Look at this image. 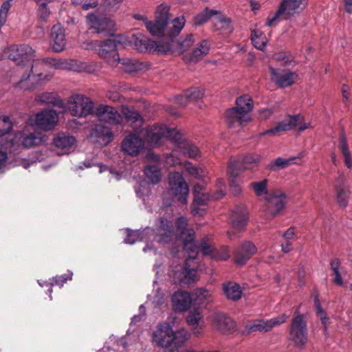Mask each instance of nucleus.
Here are the masks:
<instances>
[{"label": "nucleus", "mask_w": 352, "mask_h": 352, "mask_svg": "<svg viewBox=\"0 0 352 352\" xmlns=\"http://www.w3.org/2000/svg\"><path fill=\"white\" fill-rule=\"evenodd\" d=\"M126 237L124 243L133 245L138 241H144L146 245L143 252L153 250L156 254L157 250L148 242L155 241L159 243L166 244L170 243L175 239L174 227L173 223L166 218L158 219L155 223V229L146 227L142 230H133L129 228L125 230Z\"/></svg>", "instance_id": "nucleus-1"}, {"label": "nucleus", "mask_w": 352, "mask_h": 352, "mask_svg": "<svg viewBox=\"0 0 352 352\" xmlns=\"http://www.w3.org/2000/svg\"><path fill=\"white\" fill-rule=\"evenodd\" d=\"M33 53V49L26 44L19 45H13L8 47L6 51L8 58L15 62L17 66L25 67L28 69L22 76L21 82L29 79L31 74L32 78H39L38 80H40L41 76H43V73L41 72H37L36 69L37 67L44 66L45 63H48L58 69H65L67 67L65 65V63L56 59L46 58L42 61L36 60L32 62L31 58Z\"/></svg>", "instance_id": "nucleus-2"}, {"label": "nucleus", "mask_w": 352, "mask_h": 352, "mask_svg": "<svg viewBox=\"0 0 352 352\" xmlns=\"http://www.w3.org/2000/svg\"><path fill=\"white\" fill-rule=\"evenodd\" d=\"M190 338V333L184 328L176 331L168 322H162L157 325L153 333V342L162 348L177 349L182 346ZM175 352H177L176 350Z\"/></svg>", "instance_id": "nucleus-3"}, {"label": "nucleus", "mask_w": 352, "mask_h": 352, "mask_svg": "<svg viewBox=\"0 0 352 352\" xmlns=\"http://www.w3.org/2000/svg\"><path fill=\"white\" fill-rule=\"evenodd\" d=\"M123 38V36H118L101 41H90L87 43L86 49L94 50L100 58L106 60L108 64L114 66L120 60L118 50Z\"/></svg>", "instance_id": "nucleus-4"}, {"label": "nucleus", "mask_w": 352, "mask_h": 352, "mask_svg": "<svg viewBox=\"0 0 352 352\" xmlns=\"http://www.w3.org/2000/svg\"><path fill=\"white\" fill-rule=\"evenodd\" d=\"M45 141L46 135L42 132L34 131L25 133L23 131H18L14 133V137L5 146L6 148H10V152L14 153L21 146L30 148L41 145Z\"/></svg>", "instance_id": "nucleus-5"}, {"label": "nucleus", "mask_w": 352, "mask_h": 352, "mask_svg": "<svg viewBox=\"0 0 352 352\" xmlns=\"http://www.w3.org/2000/svg\"><path fill=\"white\" fill-rule=\"evenodd\" d=\"M307 3V0H283L277 11L272 16H268L266 25L268 27L275 26L281 16H283L285 19H289L296 13L302 10Z\"/></svg>", "instance_id": "nucleus-6"}, {"label": "nucleus", "mask_w": 352, "mask_h": 352, "mask_svg": "<svg viewBox=\"0 0 352 352\" xmlns=\"http://www.w3.org/2000/svg\"><path fill=\"white\" fill-rule=\"evenodd\" d=\"M179 132L174 128H168L164 124H153L146 129L144 138L151 145H160L164 138L171 142L178 141Z\"/></svg>", "instance_id": "nucleus-7"}, {"label": "nucleus", "mask_w": 352, "mask_h": 352, "mask_svg": "<svg viewBox=\"0 0 352 352\" xmlns=\"http://www.w3.org/2000/svg\"><path fill=\"white\" fill-rule=\"evenodd\" d=\"M289 340L300 350L306 346L308 341V329L303 315H296L292 319L289 328Z\"/></svg>", "instance_id": "nucleus-8"}, {"label": "nucleus", "mask_w": 352, "mask_h": 352, "mask_svg": "<svg viewBox=\"0 0 352 352\" xmlns=\"http://www.w3.org/2000/svg\"><path fill=\"white\" fill-rule=\"evenodd\" d=\"M170 8L166 4L160 5L155 12V21L146 22V29L153 36H160L166 34V28L169 25Z\"/></svg>", "instance_id": "nucleus-9"}, {"label": "nucleus", "mask_w": 352, "mask_h": 352, "mask_svg": "<svg viewBox=\"0 0 352 352\" xmlns=\"http://www.w3.org/2000/svg\"><path fill=\"white\" fill-rule=\"evenodd\" d=\"M67 107L72 116L81 118L92 114L95 104L89 98L81 94H75L69 98Z\"/></svg>", "instance_id": "nucleus-10"}, {"label": "nucleus", "mask_w": 352, "mask_h": 352, "mask_svg": "<svg viewBox=\"0 0 352 352\" xmlns=\"http://www.w3.org/2000/svg\"><path fill=\"white\" fill-rule=\"evenodd\" d=\"M86 23L88 28L97 34H111V32L115 30L114 21L99 12H91L87 14Z\"/></svg>", "instance_id": "nucleus-11"}, {"label": "nucleus", "mask_w": 352, "mask_h": 352, "mask_svg": "<svg viewBox=\"0 0 352 352\" xmlns=\"http://www.w3.org/2000/svg\"><path fill=\"white\" fill-rule=\"evenodd\" d=\"M190 257L182 266L170 272L169 276L175 284L189 285L198 280L197 270L195 267L190 266Z\"/></svg>", "instance_id": "nucleus-12"}, {"label": "nucleus", "mask_w": 352, "mask_h": 352, "mask_svg": "<svg viewBox=\"0 0 352 352\" xmlns=\"http://www.w3.org/2000/svg\"><path fill=\"white\" fill-rule=\"evenodd\" d=\"M58 116L57 112L51 109H44L35 114L34 118H31L32 125L43 131L52 130L57 124Z\"/></svg>", "instance_id": "nucleus-13"}, {"label": "nucleus", "mask_w": 352, "mask_h": 352, "mask_svg": "<svg viewBox=\"0 0 352 352\" xmlns=\"http://www.w3.org/2000/svg\"><path fill=\"white\" fill-rule=\"evenodd\" d=\"M169 186L171 192L178 197V201L182 204H186L189 188L183 176L179 172L170 174Z\"/></svg>", "instance_id": "nucleus-14"}, {"label": "nucleus", "mask_w": 352, "mask_h": 352, "mask_svg": "<svg viewBox=\"0 0 352 352\" xmlns=\"http://www.w3.org/2000/svg\"><path fill=\"white\" fill-rule=\"evenodd\" d=\"M210 320L212 328L223 334H230L236 330L235 322L225 313L215 311L210 315Z\"/></svg>", "instance_id": "nucleus-15"}, {"label": "nucleus", "mask_w": 352, "mask_h": 352, "mask_svg": "<svg viewBox=\"0 0 352 352\" xmlns=\"http://www.w3.org/2000/svg\"><path fill=\"white\" fill-rule=\"evenodd\" d=\"M257 252L256 245L250 241L242 242L234 250V259L236 265L243 266Z\"/></svg>", "instance_id": "nucleus-16"}, {"label": "nucleus", "mask_w": 352, "mask_h": 352, "mask_svg": "<svg viewBox=\"0 0 352 352\" xmlns=\"http://www.w3.org/2000/svg\"><path fill=\"white\" fill-rule=\"evenodd\" d=\"M266 201L267 212L274 217L284 208L287 195L282 191H275L266 197Z\"/></svg>", "instance_id": "nucleus-17"}, {"label": "nucleus", "mask_w": 352, "mask_h": 352, "mask_svg": "<svg viewBox=\"0 0 352 352\" xmlns=\"http://www.w3.org/2000/svg\"><path fill=\"white\" fill-rule=\"evenodd\" d=\"M96 113L100 121L110 124H117L122 120L119 112L109 105L100 104L96 108Z\"/></svg>", "instance_id": "nucleus-18"}, {"label": "nucleus", "mask_w": 352, "mask_h": 352, "mask_svg": "<svg viewBox=\"0 0 352 352\" xmlns=\"http://www.w3.org/2000/svg\"><path fill=\"white\" fill-rule=\"evenodd\" d=\"M111 129L103 124H97L91 132V138L100 146H107L112 140Z\"/></svg>", "instance_id": "nucleus-19"}, {"label": "nucleus", "mask_w": 352, "mask_h": 352, "mask_svg": "<svg viewBox=\"0 0 352 352\" xmlns=\"http://www.w3.org/2000/svg\"><path fill=\"white\" fill-rule=\"evenodd\" d=\"M271 73V79L279 87L284 88L291 86L294 82L295 74L289 71H285L280 69H275L270 67Z\"/></svg>", "instance_id": "nucleus-20"}, {"label": "nucleus", "mask_w": 352, "mask_h": 352, "mask_svg": "<svg viewBox=\"0 0 352 352\" xmlns=\"http://www.w3.org/2000/svg\"><path fill=\"white\" fill-rule=\"evenodd\" d=\"M129 43L140 52L151 53L153 51V41L149 39L140 32L133 33L129 38Z\"/></svg>", "instance_id": "nucleus-21"}, {"label": "nucleus", "mask_w": 352, "mask_h": 352, "mask_svg": "<svg viewBox=\"0 0 352 352\" xmlns=\"http://www.w3.org/2000/svg\"><path fill=\"white\" fill-rule=\"evenodd\" d=\"M50 44L56 52H62L66 45L64 28L60 24L53 25L50 34Z\"/></svg>", "instance_id": "nucleus-22"}, {"label": "nucleus", "mask_w": 352, "mask_h": 352, "mask_svg": "<svg viewBox=\"0 0 352 352\" xmlns=\"http://www.w3.org/2000/svg\"><path fill=\"white\" fill-rule=\"evenodd\" d=\"M144 146L143 140L135 134L127 135L122 143V150L130 155H137Z\"/></svg>", "instance_id": "nucleus-23"}, {"label": "nucleus", "mask_w": 352, "mask_h": 352, "mask_svg": "<svg viewBox=\"0 0 352 352\" xmlns=\"http://www.w3.org/2000/svg\"><path fill=\"white\" fill-rule=\"evenodd\" d=\"M231 221L232 228L236 231H241L247 226L248 212L243 205L237 206L232 212Z\"/></svg>", "instance_id": "nucleus-24"}, {"label": "nucleus", "mask_w": 352, "mask_h": 352, "mask_svg": "<svg viewBox=\"0 0 352 352\" xmlns=\"http://www.w3.org/2000/svg\"><path fill=\"white\" fill-rule=\"evenodd\" d=\"M173 309L177 312L187 311L192 303V297L188 292L177 291L172 297Z\"/></svg>", "instance_id": "nucleus-25"}, {"label": "nucleus", "mask_w": 352, "mask_h": 352, "mask_svg": "<svg viewBox=\"0 0 352 352\" xmlns=\"http://www.w3.org/2000/svg\"><path fill=\"white\" fill-rule=\"evenodd\" d=\"M122 113L126 122L131 125L135 132L140 133L144 119L140 112L133 107L122 106Z\"/></svg>", "instance_id": "nucleus-26"}, {"label": "nucleus", "mask_w": 352, "mask_h": 352, "mask_svg": "<svg viewBox=\"0 0 352 352\" xmlns=\"http://www.w3.org/2000/svg\"><path fill=\"white\" fill-rule=\"evenodd\" d=\"M336 192V201L338 204L342 208H345L348 205L350 197L349 186L346 183L345 179L342 177H339L335 184Z\"/></svg>", "instance_id": "nucleus-27"}, {"label": "nucleus", "mask_w": 352, "mask_h": 352, "mask_svg": "<svg viewBox=\"0 0 352 352\" xmlns=\"http://www.w3.org/2000/svg\"><path fill=\"white\" fill-rule=\"evenodd\" d=\"M204 95V90L199 87H193L184 91L181 95L175 97L176 104L185 107L192 100H197Z\"/></svg>", "instance_id": "nucleus-28"}, {"label": "nucleus", "mask_w": 352, "mask_h": 352, "mask_svg": "<svg viewBox=\"0 0 352 352\" xmlns=\"http://www.w3.org/2000/svg\"><path fill=\"white\" fill-rule=\"evenodd\" d=\"M53 142L54 146L60 149L57 154L63 155L69 153V149L76 142V139L72 135L60 133L54 138Z\"/></svg>", "instance_id": "nucleus-29"}, {"label": "nucleus", "mask_w": 352, "mask_h": 352, "mask_svg": "<svg viewBox=\"0 0 352 352\" xmlns=\"http://www.w3.org/2000/svg\"><path fill=\"white\" fill-rule=\"evenodd\" d=\"M299 118V115L289 116L287 119L279 122L275 127L261 133L260 136L289 131L297 125Z\"/></svg>", "instance_id": "nucleus-30"}, {"label": "nucleus", "mask_w": 352, "mask_h": 352, "mask_svg": "<svg viewBox=\"0 0 352 352\" xmlns=\"http://www.w3.org/2000/svg\"><path fill=\"white\" fill-rule=\"evenodd\" d=\"M228 173L229 175V184L232 192L234 196L239 195L241 192V188L238 182V176L240 174V168L239 163L235 161H230L228 165Z\"/></svg>", "instance_id": "nucleus-31"}, {"label": "nucleus", "mask_w": 352, "mask_h": 352, "mask_svg": "<svg viewBox=\"0 0 352 352\" xmlns=\"http://www.w3.org/2000/svg\"><path fill=\"white\" fill-rule=\"evenodd\" d=\"M210 49L209 41L207 39L202 40L190 54L184 56V60L187 63H197L203 56L208 54Z\"/></svg>", "instance_id": "nucleus-32"}, {"label": "nucleus", "mask_w": 352, "mask_h": 352, "mask_svg": "<svg viewBox=\"0 0 352 352\" xmlns=\"http://www.w3.org/2000/svg\"><path fill=\"white\" fill-rule=\"evenodd\" d=\"M225 118L229 127L234 126L236 124L243 125L250 121L249 116L244 115L236 107L228 109Z\"/></svg>", "instance_id": "nucleus-33"}, {"label": "nucleus", "mask_w": 352, "mask_h": 352, "mask_svg": "<svg viewBox=\"0 0 352 352\" xmlns=\"http://www.w3.org/2000/svg\"><path fill=\"white\" fill-rule=\"evenodd\" d=\"M179 136L178 141H174L173 142L179 151L190 158H197L199 157L200 151L198 147L184 140L180 132Z\"/></svg>", "instance_id": "nucleus-34"}, {"label": "nucleus", "mask_w": 352, "mask_h": 352, "mask_svg": "<svg viewBox=\"0 0 352 352\" xmlns=\"http://www.w3.org/2000/svg\"><path fill=\"white\" fill-rule=\"evenodd\" d=\"M210 199L209 195L195 194L194 200L191 204V212L194 216H202L206 210V206Z\"/></svg>", "instance_id": "nucleus-35"}, {"label": "nucleus", "mask_w": 352, "mask_h": 352, "mask_svg": "<svg viewBox=\"0 0 352 352\" xmlns=\"http://www.w3.org/2000/svg\"><path fill=\"white\" fill-rule=\"evenodd\" d=\"M223 291L226 298L233 301H237L242 296V289L239 284L228 281L223 284Z\"/></svg>", "instance_id": "nucleus-36"}, {"label": "nucleus", "mask_w": 352, "mask_h": 352, "mask_svg": "<svg viewBox=\"0 0 352 352\" xmlns=\"http://www.w3.org/2000/svg\"><path fill=\"white\" fill-rule=\"evenodd\" d=\"M162 165L147 164L144 168V175L152 184H158L162 179Z\"/></svg>", "instance_id": "nucleus-37"}, {"label": "nucleus", "mask_w": 352, "mask_h": 352, "mask_svg": "<svg viewBox=\"0 0 352 352\" xmlns=\"http://www.w3.org/2000/svg\"><path fill=\"white\" fill-rule=\"evenodd\" d=\"M36 101L41 104H52L60 108H65V102L54 93L45 92L37 95L36 96Z\"/></svg>", "instance_id": "nucleus-38"}, {"label": "nucleus", "mask_w": 352, "mask_h": 352, "mask_svg": "<svg viewBox=\"0 0 352 352\" xmlns=\"http://www.w3.org/2000/svg\"><path fill=\"white\" fill-rule=\"evenodd\" d=\"M185 23L186 19L184 16L175 18L170 23V25L169 27L167 26L166 34L170 38L177 36L183 29Z\"/></svg>", "instance_id": "nucleus-39"}, {"label": "nucleus", "mask_w": 352, "mask_h": 352, "mask_svg": "<svg viewBox=\"0 0 352 352\" xmlns=\"http://www.w3.org/2000/svg\"><path fill=\"white\" fill-rule=\"evenodd\" d=\"M131 335V329L126 332V336L122 338L117 342H115L112 346L104 345L102 349L98 350L97 352H123L126 349V340L129 338Z\"/></svg>", "instance_id": "nucleus-40"}, {"label": "nucleus", "mask_w": 352, "mask_h": 352, "mask_svg": "<svg viewBox=\"0 0 352 352\" xmlns=\"http://www.w3.org/2000/svg\"><path fill=\"white\" fill-rule=\"evenodd\" d=\"M237 162L239 165L240 170L243 167V169H250L252 170L255 167H257L261 161V156L257 154L251 153L246 155L243 157L241 162H239L237 160H234Z\"/></svg>", "instance_id": "nucleus-41"}, {"label": "nucleus", "mask_w": 352, "mask_h": 352, "mask_svg": "<svg viewBox=\"0 0 352 352\" xmlns=\"http://www.w3.org/2000/svg\"><path fill=\"white\" fill-rule=\"evenodd\" d=\"M271 330L268 320H256L251 324L245 326V331L248 333L253 332H268Z\"/></svg>", "instance_id": "nucleus-42"}, {"label": "nucleus", "mask_w": 352, "mask_h": 352, "mask_svg": "<svg viewBox=\"0 0 352 352\" xmlns=\"http://www.w3.org/2000/svg\"><path fill=\"white\" fill-rule=\"evenodd\" d=\"M181 237L184 241V249L193 252V248L196 247L195 240V231L192 228H188L181 232Z\"/></svg>", "instance_id": "nucleus-43"}, {"label": "nucleus", "mask_w": 352, "mask_h": 352, "mask_svg": "<svg viewBox=\"0 0 352 352\" xmlns=\"http://www.w3.org/2000/svg\"><path fill=\"white\" fill-rule=\"evenodd\" d=\"M119 63H121L124 68L128 72H134L142 70L148 66L147 63L140 62L136 59L120 58Z\"/></svg>", "instance_id": "nucleus-44"}, {"label": "nucleus", "mask_w": 352, "mask_h": 352, "mask_svg": "<svg viewBox=\"0 0 352 352\" xmlns=\"http://www.w3.org/2000/svg\"><path fill=\"white\" fill-rule=\"evenodd\" d=\"M237 108L244 115H248V113L253 109V102L250 96L244 95L239 97L236 100Z\"/></svg>", "instance_id": "nucleus-45"}, {"label": "nucleus", "mask_w": 352, "mask_h": 352, "mask_svg": "<svg viewBox=\"0 0 352 352\" xmlns=\"http://www.w3.org/2000/svg\"><path fill=\"white\" fill-rule=\"evenodd\" d=\"M338 147L344 158L346 166L349 168H351L352 167V158L344 134H342L340 137Z\"/></svg>", "instance_id": "nucleus-46"}, {"label": "nucleus", "mask_w": 352, "mask_h": 352, "mask_svg": "<svg viewBox=\"0 0 352 352\" xmlns=\"http://www.w3.org/2000/svg\"><path fill=\"white\" fill-rule=\"evenodd\" d=\"M314 300L316 315L320 318V321L324 326V331H327V326L329 324V318L326 316L325 311L322 307L318 294L314 296Z\"/></svg>", "instance_id": "nucleus-47"}, {"label": "nucleus", "mask_w": 352, "mask_h": 352, "mask_svg": "<svg viewBox=\"0 0 352 352\" xmlns=\"http://www.w3.org/2000/svg\"><path fill=\"white\" fill-rule=\"evenodd\" d=\"M251 40L254 46L260 50H263L267 43L265 35L262 32L257 30L252 31Z\"/></svg>", "instance_id": "nucleus-48"}, {"label": "nucleus", "mask_w": 352, "mask_h": 352, "mask_svg": "<svg viewBox=\"0 0 352 352\" xmlns=\"http://www.w3.org/2000/svg\"><path fill=\"white\" fill-rule=\"evenodd\" d=\"M217 13L218 12L216 10H210L206 8L194 17V23L196 25H201Z\"/></svg>", "instance_id": "nucleus-49"}, {"label": "nucleus", "mask_w": 352, "mask_h": 352, "mask_svg": "<svg viewBox=\"0 0 352 352\" xmlns=\"http://www.w3.org/2000/svg\"><path fill=\"white\" fill-rule=\"evenodd\" d=\"M170 39V41L167 42L164 41H159L157 42L153 41V51L152 52L166 54L172 50L174 47V41L173 38Z\"/></svg>", "instance_id": "nucleus-50"}, {"label": "nucleus", "mask_w": 352, "mask_h": 352, "mask_svg": "<svg viewBox=\"0 0 352 352\" xmlns=\"http://www.w3.org/2000/svg\"><path fill=\"white\" fill-rule=\"evenodd\" d=\"M268 182L269 181L267 179H264L259 182H252L250 186L256 196L261 197L264 195L267 196L269 195L267 190Z\"/></svg>", "instance_id": "nucleus-51"}, {"label": "nucleus", "mask_w": 352, "mask_h": 352, "mask_svg": "<svg viewBox=\"0 0 352 352\" xmlns=\"http://www.w3.org/2000/svg\"><path fill=\"white\" fill-rule=\"evenodd\" d=\"M134 188L137 196L142 199L143 201H145V197L148 196L151 192L149 185L145 182L137 184Z\"/></svg>", "instance_id": "nucleus-52"}, {"label": "nucleus", "mask_w": 352, "mask_h": 352, "mask_svg": "<svg viewBox=\"0 0 352 352\" xmlns=\"http://www.w3.org/2000/svg\"><path fill=\"white\" fill-rule=\"evenodd\" d=\"M294 160V159L278 157L273 162L269 164V168L272 170H275L278 168H284L289 165Z\"/></svg>", "instance_id": "nucleus-53"}, {"label": "nucleus", "mask_w": 352, "mask_h": 352, "mask_svg": "<svg viewBox=\"0 0 352 352\" xmlns=\"http://www.w3.org/2000/svg\"><path fill=\"white\" fill-rule=\"evenodd\" d=\"M153 292L155 294L153 297V303L155 304V306H160L164 302V294L157 287V281L156 279L153 280Z\"/></svg>", "instance_id": "nucleus-54"}, {"label": "nucleus", "mask_w": 352, "mask_h": 352, "mask_svg": "<svg viewBox=\"0 0 352 352\" xmlns=\"http://www.w3.org/2000/svg\"><path fill=\"white\" fill-rule=\"evenodd\" d=\"M12 128V124L9 117L0 116V136L8 133Z\"/></svg>", "instance_id": "nucleus-55"}, {"label": "nucleus", "mask_w": 352, "mask_h": 352, "mask_svg": "<svg viewBox=\"0 0 352 352\" xmlns=\"http://www.w3.org/2000/svg\"><path fill=\"white\" fill-rule=\"evenodd\" d=\"M202 316L199 311L190 312L186 317V322L190 327L198 326L202 320Z\"/></svg>", "instance_id": "nucleus-56"}, {"label": "nucleus", "mask_w": 352, "mask_h": 352, "mask_svg": "<svg viewBox=\"0 0 352 352\" xmlns=\"http://www.w3.org/2000/svg\"><path fill=\"white\" fill-rule=\"evenodd\" d=\"M10 1H4L0 8V26L3 25L6 21L8 13L11 6Z\"/></svg>", "instance_id": "nucleus-57"}, {"label": "nucleus", "mask_w": 352, "mask_h": 352, "mask_svg": "<svg viewBox=\"0 0 352 352\" xmlns=\"http://www.w3.org/2000/svg\"><path fill=\"white\" fill-rule=\"evenodd\" d=\"M192 249L194 250V252L201 251L204 255H210L212 251V246L205 241L197 243L196 247Z\"/></svg>", "instance_id": "nucleus-58"}, {"label": "nucleus", "mask_w": 352, "mask_h": 352, "mask_svg": "<svg viewBox=\"0 0 352 352\" xmlns=\"http://www.w3.org/2000/svg\"><path fill=\"white\" fill-rule=\"evenodd\" d=\"M195 41V40L192 34L187 35V36L184 40L178 43L180 52L182 53L187 50L193 45Z\"/></svg>", "instance_id": "nucleus-59"}, {"label": "nucleus", "mask_w": 352, "mask_h": 352, "mask_svg": "<svg viewBox=\"0 0 352 352\" xmlns=\"http://www.w3.org/2000/svg\"><path fill=\"white\" fill-rule=\"evenodd\" d=\"M192 296H195V300H202L209 298L210 292L205 288H197L193 291Z\"/></svg>", "instance_id": "nucleus-60"}, {"label": "nucleus", "mask_w": 352, "mask_h": 352, "mask_svg": "<svg viewBox=\"0 0 352 352\" xmlns=\"http://www.w3.org/2000/svg\"><path fill=\"white\" fill-rule=\"evenodd\" d=\"M73 276L72 272L69 271L67 273L60 276H56L54 277V285H56L60 287H63L68 280H72Z\"/></svg>", "instance_id": "nucleus-61"}, {"label": "nucleus", "mask_w": 352, "mask_h": 352, "mask_svg": "<svg viewBox=\"0 0 352 352\" xmlns=\"http://www.w3.org/2000/svg\"><path fill=\"white\" fill-rule=\"evenodd\" d=\"M39 4L38 15L41 19L45 21L50 14V11L45 2H41Z\"/></svg>", "instance_id": "nucleus-62"}, {"label": "nucleus", "mask_w": 352, "mask_h": 352, "mask_svg": "<svg viewBox=\"0 0 352 352\" xmlns=\"http://www.w3.org/2000/svg\"><path fill=\"white\" fill-rule=\"evenodd\" d=\"M288 318L289 316H287L285 314H283L276 318L268 320L269 324L270 325V329H272L276 325L285 322Z\"/></svg>", "instance_id": "nucleus-63"}, {"label": "nucleus", "mask_w": 352, "mask_h": 352, "mask_svg": "<svg viewBox=\"0 0 352 352\" xmlns=\"http://www.w3.org/2000/svg\"><path fill=\"white\" fill-rule=\"evenodd\" d=\"M288 318L289 316H287L285 314H283L276 318L268 320L269 324L270 325V329H272L276 325L285 322Z\"/></svg>", "instance_id": "nucleus-64"}]
</instances>
